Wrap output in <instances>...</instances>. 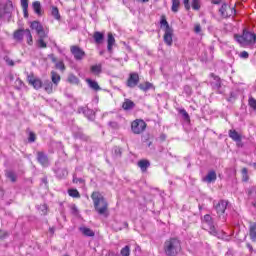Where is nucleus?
<instances>
[{
  "mask_svg": "<svg viewBox=\"0 0 256 256\" xmlns=\"http://www.w3.org/2000/svg\"><path fill=\"white\" fill-rule=\"evenodd\" d=\"M6 177L12 181V183H15L17 181V176L15 175V173L8 171L6 173Z\"/></svg>",
  "mask_w": 256,
  "mask_h": 256,
  "instance_id": "42",
  "label": "nucleus"
},
{
  "mask_svg": "<svg viewBox=\"0 0 256 256\" xmlns=\"http://www.w3.org/2000/svg\"><path fill=\"white\" fill-rule=\"evenodd\" d=\"M109 126H110L112 129H119V123H117V122H110V123H109Z\"/></svg>",
  "mask_w": 256,
  "mask_h": 256,
  "instance_id": "51",
  "label": "nucleus"
},
{
  "mask_svg": "<svg viewBox=\"0 0 256 256\" xmlns=\"http://www.w3.org/2000/svg\"><path fill=\"white\" fill-rule=\"evenodd\" d=\"M93 39L95 43L101 45V43H103V39H105V34L101 32H94Z\"/></svg>",
  "mask_w": 256,
  "mask_h": 256,
  "instance_id": "22",
  "label": "nucleus"
},
{
  "mask_svg": "<svg viewBox=\"0 0 256 256\" xmlns=\"http://www.w3.org/2000/svg\"><path fill=\"white\" fill-rule=\"evenodd\" d=\"M70 51L76 61H82V59L85 58V51H83L79 46H71Z\"/></svg>",
  "mask_w": 256,
  "mask_h": 256,
  "instance_id": "7",
  "label": "nucleus"
},
{
  "mask_svg": "<svg viewBox=\"0 0 256 256\" xmlns=\"http://www.w3.org/2000/svg\"><path fill=\"white\" fill-rule=\"evenodd\" d=\"M30 27L31 29H34V31H36L39 37H47V34L45 33V29L43 28V25H41V23H39L38 21H33Z\"/></svg>",
  "mask_w": 256,
  "mask_h": 256,
  "instance_id": "10",
  "label": "nucleus"
},
{
  "mask_svg": "<svg viewBox=\"0 0 256 256\" xmlns=\"http://www.w3.org/2000/svg\"><path fill=\"white\" fill-rule=\"evenodd\" d=\"M24 35L25 30H17L14 32V39H16V41H23Z\"/></svg>",
  "mask_w": 256,
  "mask_h": 256,
  "instance_id": "30",
  "label": "nucleus"
},
{
  "mask_svg": "<svg viewBox=\"0 0 256 256\" xmlns=\"http://www.w3.org/2000/svg\"><path fill=\"white\" fill-rule=\"evenodd\" d=\"M203 181L206 183H213L214 181H217V173L213 170L208 172L206 177L203 178Z\"/></svg>",
  "mask_w": 256,
  "mask_h": 256,
  "instance_id": "15",
  "label": "nucleus"
},
{
  "mask_svg": "<svg viewBox=\"0 0 256 256\" xmlns=\"http://www.w3.org/2000/svg\"><path fill=\"white\" fill-rule=\"evenodd\" d=\"M45 37H39L36 42V45L39 49H47V43H45Z\"/></svg>",
  "mask_w": 256,
  "mask_h": 256,
  "instance_id": "31",
  "label": "nucleus"
},
{
  "mask_svg": "<svg viewBox=\"0 0 256 256\" xmlns=\"http://www.w3.org/2000/svg\"><path fill=\"white\" fill-rule=\"evenodd\" d=\"M229 137L232 141H236V142L241 141V136L239 132L236 130H229Z\"/></svg>",
  "mask_w": 256,
  "mask_h": 256,
  "instance_id": "25",
  "label": "nucleus"
},
{
  "mask_svg": "<svg viewBox=\"0 0 256 256\" xmlns=\"http://www.w3.org/2000/svg\"><path fill=\"white\" fill-rule=\"evenodd\" d=\"M51 81L54 84V87H57V85H59V83L61 81V76L59 74H57V72L52 71L51 72Z\"/></svg>",
  "mask_w": 256,
  "mask_h": 256,
  "instance_id": "23",
  "label": "nucleus"
},
{
  "mask_svg": "<svg viewBox=\"0 0 256 256\" xmlns=\"http://www.w3.org/2000/svg\"><path fill=\"white\" fill-rule=\"evenodd\" d=\"M127 87L130 89H133L134 87H137L139 85V74L134 72L130 73L128 80L126 82Z\"/></svg>",
  "mask_w": 256,
  "mask_h": 256,
  "instance_id": "9",
  "label": "nucleus"
},
{
  "mask_svg": "<svg viewBox=\"0 0 256 256\" xmlns=\"http://www.w3.org/2000/svg\"><path fill=\"white\" fill-rule=\"evenodd\" d=\"M24 33L26 35L28 45H33V35H31V30L26 29L24 30Z\"/></svg>",
  "mask_w": 256,
  "mask_h": 256,
  "instance_id": "34",
  "label": "nucleus"
},
{
  "mask_svg": "<svg viewBox=\"0 0 256 256\" xmlns=\"http://www.w3.org/2000/svg\"><path fill=\"white\" fill-rule=\"evenodd\" d=\"M138 87L141 91H149V89H151V87H153V84H151L149 82H145L143 84L138 85Z\"/></svg>",
  "mask_w": 256,
  "mask_h": 256,
  "instance_id": "36",
  "label": "nucleus"
},
{
  "mask_svg": "<svg viewBox=\"0 0 256 256\" xmlns=\"http://www.w3.org/2000/svg\"><path fill=\"white\" fill-rule=\"evenodd\" d=\"M90 71L92 73H94V75H99V73H101V71H102L101 64H96V65L91 66Z\"/></svg>",
  "mask_w": 256,
  "mask_h": 256,
  "instance_id": "33",
  "label": "nucleus"
},
{
  "mask_svg": "<svg viewBox=\"0 0 256 256\" xmlns=\"http://www.w3.org/2000/svg\"><path fill=\"white\" fill-rule=\"evenodd\" d=\"M180 113L183 115L184 119L189 121V113L186 110H181Z\"/></svg>",
  "mask_w": 256,
  "mask_h": 256,
  "instance_id": "50",
  "label": "nucleus"
},
{
  "mask_svg": "<svg viewBox=\"0 0 256 256\" xmlns=\"http://www.w3.org/2000/svg\"><path fill=\"white\" fill-rule=\"evenodd\" d=\"M4 61L7 65H9V67L15 66V62L11 58H9V56L4 57Z\"/></svg>",
  "mask_w": 256,
  "mask_h": 256,
  "instance_id": "44",
  "label": "nucleus"
},
{
  "mask_svg": "<svg viewBox=\"0 0 256 256\" xmlns=\"http://www.w3.org/2000/svg\"><path fill=\"white\" fill-rule=\"evenodd\" d=\"M51 13L54 16V19H56L57 21H59V19H61V14H59V8L53 6Z\"/></svg>",
  "mask_w": 256,
  "mask_h": 256,
  "instance_id": "39",
  "label": "nucleus"
},
{
  "mask_svg": "<svg viewBox=\"0 0 256 256\" xmlns=\"http://www.w3.org/2000/svg\"><path fill=\"white\" fill-rule=\"evenodd\" d=\"M27 81L29 85H32L36 90L41 89L43 87V81H41L39 78L35 77L33 74H29L27 76Z\"/></svg>",
  "mask_w": 256,
  "mask_h": 256,
  "instance_id": "8",
  "label": "nucleus"
},
{
  "mask_svg": "<svg viewBox=\"0 0 256 256\" xmlns=\"http://www.w3.org/2000/svg\"><path fill=\"white\" fill-rule=\"evenodd\" d=\"M140 3H149V0H138Z\"/></svg>",
  "mask_w": 256,
  "mask_h": 256,
  "instance_id": "57",
  "label": "nucleus"
},
{
  "mask_svg": "<svg viewBox=\"0 0 256 256\" xmlns=\"http://www.w3.org/2000/svg\"><path fill=\"white\" fill-rule=\"evenodd\" d=\"M50 59L52 63H55L56 69H59L60 71H65V63H63L62 60L57 62V58H55V56L53 55L50 56Z\"/></svg>",
  "mask_w": 256,
  "mask_h": 256,
  "instance_id": "18",
  "label": "nucleus"
},
{
  "mask_svg": "<svg viewBox=\"0 0 256 256\" xmlns=\"http://www.w3.org/2000/svg\"><path fill=\"white\" fill-rule=\"evenodd\" d=\"M192 9H194V11H199V9H201V1L192 0Z\"/></svg>",
  "mask_w": 256,
  "mask_h": 256,
  "instance_id": "41",
  "label": "nucleus"
},
{
  "mask_svg": "<svg viewBox=\"0 0 256 256\" xmlns=\"http://www.w3.org/2000/svg\"><path fill=\"white\" fill-rule=\"evenodd\" d=\"M253 167H255V169H256V163L253 164Z\"/></svg>",
  "mask_w": 256,
  "mask_h": 256,
  "instance_id": "59",
  "label": "nucleus"
},
{
  "mask_svg": "<svg viewBox=\"0 0 256 256\" xmlns=\"http://www.w3.org/2000/svg\"><path fill=\"white\" fill-rule=\"evenodd\" d=\"M204 223H207L209 227V233L210 235H214V237H217L218 233L215 229V226L213 225V219L211 218V215L206 214L203 219Z\"/></svg>",
  "mask_w": 256,
  "mask_h": 256,
  "instance_id": "11",
  "label": "nucleus"
},
{
  "mask_svg": "<svg viewBox=\"0 0 256 256\" xmlns=\"http://www.w3.org/2000/svg\"><path fill=\"white\" fill-rule=\"evenodd\" d=\"M184 3V7L186 9V11H189V9H191V5L189 4V0H183Z\"/></svg>",
  "mask_w": 256,
  "mask_h": 256,
  "instance_id": "49",
  "label": "nucleus"
},
{
  "mask_svg": "<svg viewBox=\"0 0 256 256\" xmlns=\"http://www.w3.org/2000/svg\"><path fill=\"white\" fill-rule=\"evenodd\" d=\"M211 77L215 81L214 87H216V89H221V78H219V76H216L215 74H211Z\"/></svg>",
  "mask_w": 256,
  "mask_h": 256,
  "instance_id": "37",
  "label": "nucleus"
},
{
  "mask_svg": "<svg viewBox=\"0 0 256 256\" xmlns=\"http://www.w3.org/2000/svg\"><path fill=\"white\" fill-rule=\"evenodd\" d=\"M86 81L90 89H93L94 91H101V87L99 86V83H97V81L91 79H87Z\"/></svg>",
  "mask_w": 256,
  "mask_h": 256,
  "instance_id": "24",
  "label": "nucleus"
},
{
  "mask_svg": "<svg viewBox=\"0 0 256 256\" xmlns=\"http://www.w3.org/2000/svg\"><path fill=\"white\" fill-rule=\"evenodd\" d=\"M68 195L70 197H73L74 199H79L81 197V194L79 193L78 189H69Z\"/></svg>",
  "mask_w": 256,
  "mask_h": 256,
  "instance_id": "32",
  "label": "nucleus"
},
{
  "mask_svg": "<svg viewBox=\"0 0 256 256\" xmlns=\"http://www.w3.org/2000/svg\"><path fill=\"white\" fill-rule=\"evenodd\" d=\"M181 251V241L177 238H170L164 243V253L167 256H177Z\"/></svg>",
  "mask_w": 256,
  "mask_h": 256,
  "instance_id": "2",
  "label": "nucleus"
},
{
  "mask_svg": "<svg viewBox=\"0 0 256 256\" xmlns=\"http://www.w3.org/2000/svg\"><path fill=\"white\" fill-rule=\"evenodd\" d=\"M249 198L252 199L254 207H256V186L252 187L248 191Z\"/></svg>",
  "mask_w": 256,
  "mask_h": 256,
  "instance_id": "28",
  "label": "nucleus"
},
{
  "mask_svg": "<svg viewBox=\"0 0 256 256\" xmlns=\"http://www.w3.org/2000/svg\"><path fill=\"white\" fill-rule=\"evenodd\" d=\"M131 129L134 135H141L147 129V123L141 119H136L132 122Z\"/></svg>",
  "mask_w": 256,
  "mask_h": 256,
  "instance_id": "5",
  "label": "nucleus"
},
{
  "mask_svg": "<svg viewBox=\"0 0 256 256\" xmlns=\"http://www.w3.org/2000/svg\"><path fill=\"white\" fill-rule=\"evenodd\" d=\"M80 231L82 235H85V237H95V232L87 227H81Z\"/></svg>",
  "mask_w": 256,
  "mask_h": 256,
  "instance_id": "27",
  "label": "nucleus"
},
{
  "mask_svg": "<svg viewBox=\"0 0 256 256\" xmlns=\"http://www.w3.org/2000/svg\"><path fill=\"white\" fill-rule=\"evenodd\" d=\"M91 199L98 215H106L107 210L109 209V204L107 203V200H105V197H103V194L100 192H93L91 194Z\"/></svg>",
  "mask_w": 256,
  "mask_h": 256,
  "instance_id": "1",
  "label": "nucleus"
},
{
  "mask_svg": "<svg viewBox=\"0 0 256 256\" xmlns=\"http://www.w3.org/2000/svg\"><path fill=\"white\" fill-rule=\"evenodd\" d=\"M219 13L221 14V17L227 19V17H233V15H235V8H231L227 4H223L219 9Z\"/></svg>",
  "mask_w": 256,
  "mask_h": 256,
  "instance_id": "6",
  "label": "nucleus"
},
{
  "mask_svg": "<svg viewBox=\"0 0 256 256\" xmlns=\"http://www.w3.org/2000/svg\"><path fill=\"white\" fill-rule=\"evenodd\" d=\"M17 81V83H21V80L20 79H18V80H16Z\"/></svg>",
  "mask_w": 256,
  "mask_h": 256,
  "instance_id": "58",
  "label": "nucleus"
},
{
  "mask_svg": "<svg viewBox=\"0 0 256 256\" xmlns=\"http://www.w3.org/2000/svg\"><path fill=\"white\" fill-rule=\"evenodd\" d=\"M71 213H72V215H78L79 214V209H77L76 205L71 206Z\"/></svg>",
  "mask_w": 256,
  "mask_h": 256,
  "instance_id": "46",
  "label": "nucleus"
},
{
  "mask_svg": "<svg viewBox=\"0 0 256 256\" xmlns=\"http://www.w3.org/2000/svg\"><path fill=\"white\" fill-rule=\"evenodd\" d=\"M37 161L42 167H49V158L44 152H37Z\"/></svg>",
  "mask_w": 256,
  "mask_h": 256,
  "instance_id": "12",
  "label": "nucleus"
},
{
  "mask_svg": "<svg viewBox=\"0 0 256 256\" xmlns=\"http://www.w3.org/2000/svg\"><path fill=\"white\" fill-rule=\"evenodd\" d=\"M241 59H249V52L243 51L240 53Z\"/></svg>",
  "mask_w": 256,
  "mask_h": 256,
  "instance_id": "48",
  "label": "nucleus"
},
{
  "mask_svg": "<svg viewBox=\"0 0 256 256\" xmlns=\"http://www.w3.org/2000/svg\"><path fill=\"white\" fill-rule=\"evenodd\" d=\"M194 31L195 33H201V25H196Z\"/></svg>",
  "mask_w": 256,
  "mask_h": 256,
  "instance_id": "53",
  "label": "nucleus"
},
{
  "mask_svg": "<svg viewBox=\"0 0 256 256\" xmlns=\"http://www.w3.org/2000/svg\"><path fill=\"white\" fill-rule=\"evenodd\" d=\"M122 109H124V111H131V109H135V102L125 99L122 104Z\"/></svg>",
  "mask_w": 256,
  "mask_h": 256,
  "instance_id": "17",
  "label": "nucleus"
},
{
  "mask_svg": "<svg viewBox=\"0 0 256 256\" xmlns=\"http://www.w3.org/2000/svg\"><path fill=\"white\" fill-rule=\"evenodd\" d=\"M32 9H33L34 13L36 15H38V17H41V15H43V10L41 9V2L34 1L32 3Z\"/></svg>",
  "mask_w": 256,
  "mask_h": 256,
  "instance_id": "16",
  "label": "nucleus"
},
{
  "mask_svg": "<svg viewBox=\"0 0 256 256\" xmlns=\"http://www.w3.org/2000/svg\"><path fill=\"white\" fill-rule=\"evenodd\" d=\"M42 87L44 88L46 93L51 94L53 93V87H55V84L49 80H46L44 84H42Z\"/></svg>",
  "mask_w": 256,
  "mask_h": 256,
  "instance_id": "20",
  "label": "nucleus"
},
{
  "mask_svg": "<svg viewBox=\"0 0 256 256\" xmlns=\"http://www.w3.org/2000/svg\"><path fill=\"white\" fill-rule=\"evenodd\" d=\"M227 205H229V202L225 200H221L218 202V204L215 206V209L219 215H223L225 213V210L227 209Z\"/></svg>",
  "mask_w": 256,
  "mask_h": 256,
  "instance_id": "14",
  "label": "nucleus"
},
{
  "mask_svg": "<svg viewBox=\"0 0 256 256\" xmlns=\"http://www.w3.org/2000/svg\"><path fill=\"white\" fill-rule=\"evenodd\" d=\"M0 7H2L6 15H11V13H13L14 11L13 2L11 0H8L5 3L0 4Z\"/></svg>",
  "mask_w": 256,
  "mask_h": 256,
  "instance_id": "13",
  "label": "nucleus"
},
{
  "mask_svg": "<svg viewBox=\"0 0 256 256\" xmlns=\"http://www.w3.org/2000/svg\"><path fill=\"white\" fill-rule=\"evenodd\" d=\"M69 83H77L79 80L75 77V75H70L68 77Z\"/></svg>",
  "mask_w": 256,
  "mask_h": 256,
  "instance_id": "47",
  "label": "nucleus"
},
{
  "mask_svg": "<svg viewBox=\"0 0 256 256\" xmlns=\"http://www.w3.org/2000/svg\"><path fill=\"white\" fill-rule=\"evenodd\" d=\"M160 27L164 31V36H163L164 43L168 47H171V45H173V28L169 26V22H167V19L165 18V16L161 17Z\"/></svg>",
  "mask_w": 256,
  "mask_h": 256,
  "instance_id": "3",
  "label": "nucleus"
},
{
  "mask_svg": "<svg viewBox=\"0 0 256 256\" xmlns=\"http://www.w3.org/2000/svg\"><path fill=\"white\" fill-rule=\"evenodd\" d=\"M242 181L247 183L249 181V170L247 168L242 169Z\"/></svg>",
  "mask_w": 256,
  "mask_h": 256,
  "instance_id": "38",
  "label": "nucleus"
},
{
  "mask_svg": "<svg viewBox=\"0 0 256 256\" xmlns=\"http://www.w3.org/2000/svg\"><path fill=\"white\" fill-rule=\"evenodd\" d=\"M21 7L24 13V17H29V0H21Z\"/></svg>",
  "mask_w": 256,
  "mask_h": 256,
  "instance_id": "21",
  "label": "nucleus"
},
{
  "mask_svg": "<svg viewBox=\"0 0 256 256\" xmlns=\"http://www.w3.org/2000/svg\"><path fill=\"white\" fill-rule=\"evenodd\" d=\"M250 238L252 241H256V223L250 226Z\"/></svg>",
  "mask_w": 256,
  "mask_h": 256,
  "instance_id": "35",
  "label": "nucleus"
},
{
  "mask_svg": "<svg viewBox=\"0 0 256 256\" xmlns=\"http://www.w3.org/2000/svg\"><path fill=\"white\" fill-rule=\"evenodd\" d=\"M171 1H172L171 11L173 13H177L179 11V7H181V1L180 0H171Z\"/></svg>",
  "mask_w": 256,
  "mask_h": 256,
  "instance_id": "29",
  "label": "nucleus"
},
{
  "mask_svg": "<svg viewBox=\"0 0 256 256\" xmlns=\"http://www.w3.org/2000/svg\"><path fill=\"white\" fill-rule=\"evenodd\" d=\"M248 105L256 111V100L253 97H250L248 100Z\"/></svg>",
  "mask_w": 256,
  "mask_h": 256,
  "instance_id": "43",
  "label": "nucleus"
},
{
  "mask_svg": "<svg viewBox=\"0 0 256 256\" xmlns=\"http://www.w3.org/2000/svg\"><path fill=\"white\" fill-rule=\"evenodd\" d=\"M214 5H219L223 0H211Z\"/></svg>",
  "mask_w": 256,
  "mask_h": 256,
  "instance_id": "55",
  "label": "nucleus"
},
{
  "mask_svg": "<svg viewBox=\"0 0 256 256\" xmlns=\"http://www.w3.org/2000/svg\"><path fill=\"white\" fill-rule=\"evenodd\" d=\"M35 139H36L35 133L30 132L28 141H29L30 143H35Z\"/></svg>",
  "mask_w": 256,
  "mask_h": 256,
  "instance_id": "45",
  "label": "nucleus"
},
{
  "mask_svg": "<svg viewBox=\"0 0 256 256\" xmlns=\"http://www.w3.org/2000/svg\"><path fill=\"white\" fill-rule=\"evenodd\" d=\"M234 37L240 45H255L256 43L255 33H251L247 30H244L241 36L235 35Z\"/></svg>",
  "mask_w": 256,
  "mask_h": 256,
  "instance_id": "4",
  "label": "nucleus"
},
{
  "mask_svg": "<svg viewBox=\"0 0 256 256\" xmlns=\"http://www.w3.org/2000/svg\"><path fill=\"white\" fill-rule=\"evenodd\" d=\"M107 43H108L107 49L109 53H113V45H115V37H113L112 33H108Z\"/></svg>",
  "mask_w": 256,
  "mask_h": 256,
  "instance_id": "19",
  "label": "nucleus"
},
{
  "mask_svg": "<svg viewBox=\"0 0 256 256\" xmlns=\"http://www.w3.org/2000/svg\"><path fill=\"white\" fill-rule=\"evenodd\" d=\"M4 237H7V233L0 231V239H3Z\"/></svg>",
  "mask_w": 256,
  "mask_h": 256,
  "instance_id": "54",
  "label": "nucleus"
},
{
  "mask_svg": "<svg viewBox=\"0 0 256 256\" xmlns=\"http://www.w3.org/2000/svg\"><path fill=\"white\" fill-rule=\"evenodd\" d=\"M150 166H151V163L149 162V160H140L138 162V167H140L143 173H145V171H147V168Z\"/></svg>",
  "mask_w": 256,
  "mask_h": 256,
  "instance_id": "26",
  "label": "nucleus"
},
{
  "mask_svg": "<svg viewBox=\"0 0 256 256\" xmlns=\"http://www.w3.org/2000/svg\"><path fill=\"white\" fill-rule=\"evenodd\" d=\"M184 91L187 93V95H191V86H185Z\"/></svg>",
  "mask_w": 256,
  "mask_h": 256,
  "instance_id": "52",
  "label": "nucleus"
},
{
  "mask_svg": "<svg viewBox=\"0 0 256 256\" xmlns=\"http://www.w3.org/2000/svg\"><path fill=\"white\" fill-rule=\"evenodd\" d=\"M248 249H250V251H253V246H251V244H247Z\"/></svg>",
  "mask_w": 256,
  "mask_h": 256,
  "instance_id": "56",
  "label": "nucleus"
},
{
  "mask_svg": "<svg viewBox=\"0 0 256 256\" xmlns=\"http://www.w3.org/2000/svg\"><path fill=\"white\" fill-rule=\"evenodd\" d=\"M120 255L122 256H130L131 255V248L129 246H125L121 249Z\"/></svg>",
  "mask_w": 256,
  "mask_h": 256,
  "instance_id": "40",
  "label": "nucleus"
}]
</instances>
